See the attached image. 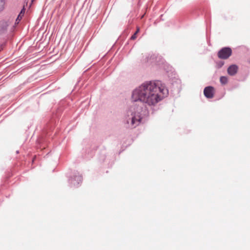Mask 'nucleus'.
<instances>
[{"label": "nucleus", "instance_id": "nucleus-12", "mask_svg": "<svg viewBox=\"0 0 250 250\" xmlns=\"http://www.w3.org/2000/svg\"><path fill=\"white\" fill-rule=\"evenodd\" d=\"M1 51V49H0V51Z\"/></svg>", "mask_w": 250, "mask_h": 250}, {"label": "nucleus", "instance_id": "nucleus-2", "mask_svg": "<svg viewBox=\"0 0 250 250\" xmlns=\"http://www.w3.org/2000/svg\"><path fill=\"white\" fill-rule=\"evenodd\" d=\"M141 111V108H137V113L134 112V113H132L131 114L132 117L131 119V125L132 127H135L140 124L141 120V115L140 114V112Z\"/></svg>", "mask_w": 250, "mask_h": 250}, {"label": "nucleus", "instance_id": "nucleus-4", "mask_svg": "<svg viewBox=\"0 0 250 250\" xmlns=\"http://www.w3.org/2000/svg\"><path fill=\"white\" fill-rule=\"evenodd\" d=\"M214 88L211 86L206 87L204 90V95L208 99L212 98L214 97Z\"/></svg>", "mask_w": 250, "mask_h": 250}, {"label": "nucleus", "instance_id": "nucleus-5", "mask_svg": "<svg viewBox=\"0 0 250 250\" xmlns=\"http://www.w3.org/2000/svg\"><path fill=\"white\" fill-rule=\"evenodd\" d=\"M238 67L236 65L233 64L230 65L228 69V73L229 75H234L237 72Z\"/></svg>", "mask_w": 250, "mask_h": 250}, {"label": "nucleus", "instance_id": "nucleus-8", "mask_svg": "<svg viewBox=\"0 0 250 250\" xmlns=\"http://www.w3.org/2000/svg\"><path fill=\"white\" fill-rule=\"evenodd\" d=\"M220 81L222 84H225L228 82V79L226 77L222 76L220 78Z\"/></svg>", "mask_w": 250, "mask_h": 250}, {"label": "nucleus", "instance_id": "nucleus-9", "mask_svg": "<svg viewBox=\"0 0 250 250\" xmlns=\"http://www.w3.org/2000/svg\"><path fill=\"white\" fill-rule=\"evenodd\" d=\"M4 0H0V11H2L4 8Z\"/></svg>", "mask_w": 250, "mask_h": 250}, {"label": "nucleus", "instance_id": "nucleus-6", "mask_svg": "<svg viewBox=\"0 0 250 250\" xmlns=\"http://www.w3.org/2000/svg\"><path fill=\"white\" fill-rule=\"evenodd\" d=\"M25 8L23 7L21 12L20 13V14H19L16 20V23L15 24H18L19 21L21 20L22 17L24 15V14L25 13Z\"/></svg>", "mask_w": 250, "mask_h": 250}, {"label": "nucleus", "instance_id": "nucleus-10", "mask_svg": "<svg viewBox=\"0 0 250 250\" xmlns=\"http://www.w3.org/2000/svg\"><path fill=\"white\" fill-rule=\"evenodd\" d=\"M137 34H136V33H134L131 37V40H135L137 38Z\"/></svg>", "mask_w": 250, "mask_h": 250}, {"label": "nucleus", "instance_id": "nucleus-11", "mask_svg": "<svg viewBox=\"0 0 250 250\" xmlns=\"http://www.w3.org/2000/svg\"><path fill=\"white\" fill-rule=\"evenodd\" d=\"M139 30H140V29H139V28H137V30H136V31L135 32V33H136V34H138V33L139 32Z\"/></svg>", "mask_w": 250, "mask_h": 250}, {"label": "nucleus", "instance_id": "nucleus-3", "mask_svg": "<svg viewBox=\"0 0 250 250\" xmlns=\"http://www.w3.org/2000/svg\"><path fill=\"white\" fill-rule=\"evenodd\" d=\"M232 54V50L229 47H224L218 52V57L221 59H227Z\"/></svg>", "mask_w": 250, "mask_h": 250}, {"label": "nucleus", "instance_id": "nucleus-1", "mask_svg": "<svg viewBox=\"0 0 250 250\" xmlns=\"http://www.w3.org/2000/svg\"><path fill=\"white\" fill-rule=\"evenodd\" d=\"M168 91L165 84L160 82L143 83L132 93V99L134 102L140 101L149 105H154L167 97Z\"/></svg>", "mask_w": 250, "mask_h": 250}, {"label": "nucleus", "instance_id": "nucleus-7", "mask_svg": "<svg viewBox=\"0 0 250 250\" xmlns=\"http://www.w3.org/2000/svg\"><path fill=\"white\" fill-rule=\"evenodd\" d=\"M9 23L7 21H2L0 23V27L2 31H4L7 29Z\"/></svg>", "mask_w": 250, "mask_h": 250}]
</instances>
